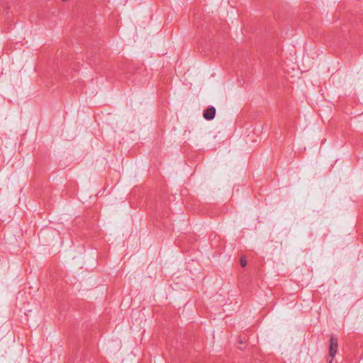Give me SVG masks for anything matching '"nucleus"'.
Returning a JSON list of instances; mask_svg holds the SVG:
<instances>
[{
    "instance_id": "f257e3e1",
    "label": "nucleus",
    "mask_w": 363,
    "mask_h": 363,
    "mask_svg": "<svg viewBox=\"0 0 363 363\" xmlns=\"http://www.w3.org/2000/svg\"><path fill=\"white\" fill-rule=\"evenodd\" d=\"M330 351H329V355L331 357L330 360L329 361L330 363L333 362V357L335 356L337 352V339L333 336L330 337Z\"/></svg>"
},
{
    "instance_id": "f03ea898",
    "label": "nucleus",
    "mask_w": 363,
    "mask_h": 363,
    "mask_svg": "<svg viewBox=\"0 0 363 363\" xmlns=\"http://www.w3.org/2000/svg\"><path fill=\"white\" fill-rule=\"evenodd\" d=\"M216 115V108L213 106H208L203 112V118L206 120L211 121L214 118Z\"/></svg>"
},
{
    "instance_id": "7ed1b4c3",
    "label": "nucleus",
    "mask_w": 363,
    "mask_h": 363,
    "mask_svg": "<svg viewBox=\"0 0 363 363\" xmlns=\"http://www.w3.org/2000/svg\"><path fill=\"white\" fill-rule=\"evenodd\" d=\"M240 262V265L242 267H245L247 265V259H246L245 257H244V256L241 257Z\"/></svg>"
}]
</instances>
